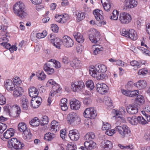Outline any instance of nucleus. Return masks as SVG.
Instances as JSON below:
<instances>
[{
    "instance_id": "obj_2",
    "label": "nucleus",
    "mask_w": 150,
    "mask_h": 150,
    "mask_svg": "<svg viewBox=\"0 0 150 150\" xmlns=\"http://www.w3.org/2000/svg\"><path fill=\"white\" fill-rule=\"evenodd\" d=\"M18 129L20 132L23 133V137L24 139L28 140L31 139L32 135L25 123L22 122L19 123L18 125Z\"/></svg>"
},
{
    "instance_id": "obj_56",
    "label": "nucleus",
    "mask_w": 150,
    "mask_h": 150,
    "mask_svg": "<svg viewBox=\"0 0 150 150\" xmlns=\"http://www.w3.org/2000/svg\"><path fill=\"white\" fill-rule=\"evenodd\" d=\"M32 99L38 102L39 104H41L42 102V99L41 98L37 96H34V97L32 98Z\"/></svg>"
},
{
    "instance_id": "obj_33",
    "label": "nucleus",
    "mask_w": 150,
    "mask_h": 150,
    "mask_svg": "<svg viewBox=\"0 0 150 150\" xmlns=\"http://www.w3.org/2000/svg\"><path fill=\"white\" fill-rule=\"evenodd\" d=\"M129 31L128 38L133 40H136L137 38V35L136 31L132 29L129 30Z\"/></svg>"
},
{
    "instance_id": "obj_3",
    "label": "nucleus",
    "mask_w": 150,
    "mask_h": 150,
    "mask_svg": "<svg viewBox=\"0 0 150 150\" xmlns=\"http://www.w3.org/2000/svg\"><path fill=\"white\" fill-rule=\"evenodd\" d=\"M115 128L122 138L129 136L131 134L129 128L125 125L118 126Z\"/></svg>"
},
{
    "instance_id": "obj_32",
    "label": "nucleus",
    "mask_w": 150,
    "mask_h": 150,
    "mask_svg": "<svg viewBox=\"0 0 150 150\" xmlns=\"http://www.w3.org/2000/svg\"><path fill=\"white\" fill-rule=\"evenodd\" d=\"M67 101V99L66 98H62L61 100L60 105L62 110L63 111H65L68 109Z\"/></svg>"
},
{
    "instance_id": "obj_24",
    "label": "nucleus",
    "mask_w": 150,
    "mask_h": 150,
    "mask_svg": "<svg viewBox=\"0 0 150 150\" xmlns=\"http://www.w3.org/2000/svg\"><path fill=\"white\" fill-rule=\"evenodd\" d=\"M93 68L98 72H104L107 71L106 66L101 64H96Z\"/></svg>"
},
{
    "instance_id": "obj_14",
    "label": "nucleus",
    "mask_w": 150,
    "mask_h": 150,
    "mask_svg": "<svg viewBox=\"0 0 150 150\" xmlns=\"http://www.w3.org/2000/svg\"><path fill=\"white\" fill-rule=\"evenodd\" d=\"M85 147L81 146L80 148L82 150H91L95 149L96 147V144L92 141L85 142L84 143Z\"/></svg>"
},
{
    "instance_id": "obj_38",
    "label": "nucleus",
    "mask_w": 150,
    "mask_h": 150,
    "mask_svg": "<svg viewBox=\"0 0 150 150\" xmlns=\"http://www.w3.org/2000/svg\"><path fill=\"white\" fill-rule=\"evenodd\" d=\"M30 124L33 127H37L40 125L39 120L38 117H35L30 122Z\"/></svg>"
},
{
    "instance_id": "obj_35",
    "label": "nucleus",
    "mask_w": 150,
    "mask_h": 150,
    "mask_svg": "<svg viewBox=\"0 0 150 150\" xmlns=\"http://www.w3.org/2000/svg\"><path fill=\"white\" fill-rule=\"evenodd\" d=\"M55 137V135L53 133L48 132L45 134L44 139L47 141H49Z\"/></svg>"
},
{
    "instance_id": "obj_44",
    "label": "nucleus",
    "mask_w": 150,
    "mask_h": 150,
    "mask_svg": "<svg viewBox=\"0 0 150 150\" xmlns=\"http://www.w3.org/2000/svg\"><path fill=\"white\" fill-rule=\"evenodd\" d=\"M96 46L97 47L95 48V50L93 51V54L94 55L97 54L103 50V48L101 46L98 45Z\"/></svg>"
},
{
    "instance_id": "obj_31",
    "label": "nucleus",
    "mask_w": 150,
    "mask_h": 150,
    "mask_svg": "<svg viewBox=\"0 0 150 150\" xmlns=\"http://www.w3.org/2000/svg\"><path fill=\"white\" fill-rule=\"evenodd\" d=\"M145 102L144 97L141 95L137 96L135 99V103L139 105H142Z\"/></svg>"
},
{
    "instance_id": "obj_63",
    "label": "nucleus",
    "mask_w": 150,
    "mask_h": 150,
    "mask_svg": "<svg viewBox=\"0 0 150 150\" xmlns=\"http://www.w3.org/2000/svg\"><path fill=\"white\" fill-rule=\"evenodd\" d=\"M44 70L48 74H52L54 72V70L52 68H48L46 70L45 69H44Z\"/></svg>"
},
{
    "instance_id": "obj_11",
    "label": "nucleus",
    "mask_w": 150,
    "mask_h": 150,
    "mask_svg": "<svg viewBox=\"0 0 150 150\" xmlns=\"http://www.w3.org/2000/svg\"><path fill=\"white\" fill-rule=\"evenodd\" d=\"M96 88L98 92L102 94H104L108 91V86L103 83H98L96 84Z\"/></svg>"
},
{
    "instance_id": "obj_26",
    "label": "nucleus",
    "mask_w": 150,
    "mask_h": 150,
    "mask_svg": "<svg viewBox=\"0 0 150 150\" xmlns=\"http://www.w3.org/2000/svg\"><path fill=\"white\" fill-rule=\"evenodd\" d=\"M134 86L139 89L141 90L147 86L146 81L144 80H139L134 83Z\"/></svg>"
},
{
    "instance_id": "obj_30",
    "label": "nucleus",
    "mask_w": 150,
    "mask_h": 150,
    "mask_svg": "<svg viewBox=\"0 0 150 150\" xmlns=\"http://www.w3.org/2000/svg\"><path fill=\"white\" fill-rule=\"evenodd\" d=\"M73 35L76 40L79 43H83L84 41V39L81 34L78 32H75Z\"/></svg>"
},
{
    "instance_id": "obj_10",
    "label": "nucleus",
    "mask_w": 150,
    "mask_h": 150,
    "mask_svg": "<svg viewBox=\"0 0 150 150\" xmlns=\"http://www.w3.org/2000/svg\"><path fill=\"white\" fill-rule=\"evenodd\" d=\"M141 113L143 115L142 116H139L138 117V123L140 124L144 125L147 123V120L150 122V115L148 114H146L143 111H142Z\"/></svg>"
},
{
    "instance_id": "obj_47",
    "label": "nucleus",
    "mask_w": 150,
    "mask_h": 150,
    "mask_svg": "<svg viewBox=\"0 0 150 150\" xmlns=\"http://www.w3.org/2000/svg\"><path fill=\"white\" fill-rule=\"evenodd\" d=\"M76 148V146L72 143H70L67 144V150H75Z\"/></svg>"
},
{
    "instance_id": "obj_7",
    "label": "nucleus",
    "mask_w": 150,
    "mask_h": 150,
    "mask_svg": "<svg viewBox=\"0 0 150 150\" xmlns=\"http://www.w3.org/2000/svg\"><path fill=\"white\" fill-rule=\"evenodd\" d=\"M89 35V39L92 43H96L99 39L100 33L95 29L91 30Z\"/></svg>"
},
{
    "instance_id": "obj_54",
    "label": "nucleus",
    "mask_w": 150,
    "mask_h": 150,
    "mask_svg": "<svg viewBox=\"0 0 150 150\" xmlns=\"http://www.w3.org/2000/svg\"><path fill=\"white\" fill-rule=\"evenodd\" d=\"M129 33V31H126L125 29H122L120 31V33L122 35L128 38Z\"/></svg>"
},
{
    "instance_id": "obj_46",
    "label": "nucleus",
    "mask_w": 150,
    "mask_h": 150,
    "mask_svg": "<svg viewBox=\"0 0 150 150\" xmlns=\"http://www.w3.org/2000/svg\"><path fill=\"white\" fill-rule=\"evenodd\" d=\"M111 126L110 124L108 123H106L104 124V122H103V125L102 128L103 130L107 131L109 130L111 128Z\"/></svg>"
},
{
    "instance_id": "obj_62",
    "label": "nucleus",
    "mask_w": 150,
    "mask_h": 150,
    "mask_svg": "<svg viewBox=\"0 0 150 150\" xmlns=\"http://www.w3.org/2000/svg\"><path fill=\"white\" fill-rule=\"evenodd\" d=\"M46 77L45 74H44L43 71H41L39 74L38 76V79L41 80H44Z\"/></svg>"
},
{
    "instance_id": "obj_27",
    "label": "nucleus",
    "mask_w": 150,
    "mask_h": 150,
    "mask_svg": "<svg viewBox=\"0 0 150 150\" xmlns=\"http://www.w3.org/2000/svg\"><path fill=\"white\" fill-rule=\"evenodd\" d=\"M13 91V96L16 97L21 96L23 93V89L20 87H17L16 88L15 87Z\"/></svg>"
},
{
    "instance_id": "obj_13",
    "label": "nucleus",
    "mask_w": 150,
    "mask_h": 150,
    "mask_svg": "<svg viewBox=\"0 0 150 150\" xmlns=\"http://www.w3.org/2000/svg\"><path fill=\"white\" fill-rule=\"evenodd\" d=\"M64 46L67 47H72L74 45V42L72 39L67 35L64 36L62 41L61 40Z\"/></svg>"
},
{
    "instance_id": "obj_50",
    "label": "nucleus",
    "mask_w": 150,
    "mask_h": 150,
    "mask_svg": "<svg viewBox=\"0 0 150 150\" xmlns=\"http://www.w3.org/2000/svg\"><path fill=\"white\" fill-rule=\"evenodd\" d=\"M91 102V100L89 97H85L83 100V103L86 105H88L90 104Z\"/></svg>"
},
{
    "instance_id": "obj_34",
    "label": "nucleus",
    "mask_w": 150,
    "mask_h": 150,
    "mask_svg": "<svg viewBox=\"0 0 150 150\" xmlns=\"http://www.w3.org/2000/svg\"><path fill=\"white\" fill-rule=\"evenodd\" d=\"M71 64L73 68H75L76 69L79 68L81 66V61L77 59H74L72 61V63H71Z\"/></svg>"
},
{
    "instance_id": "obj_37",
    "label": "nucleus",
    "mask_w": 150,
    "mask_h": 150,
    "mask_svg": "<svg viewBox=\"0 0 150 150\" xmlns=\"http://www.w3.org/2000/svg\"><path fill=\"white\" fill-rule=\"evenodd\" d=\"M138 117L136 118L135 116H133L132 117H127V120L133 125H136L138 123Z\"/></svg>"
},
{
    "instance_id": "obj_28",
    "label": "nucleus",
    "mask_w": 150,
    "mask_h": 150,
    "mask_svg": "<svg viewBox=\"0 0 150 150\" xmlns=\"http://www.w3.org/2000/svg\"><path fill=\"white\" fill-rule=\"evenodd\" d=\"M29 94L30 96L32 98L35 96H38L39 93L37 89L34 87H31L28 90Z\"/></svg>"
},
{
    "instance_id": "obj_21",
    "label": "nucleus",
    "mask_w": 150,
    "mask_h": 150,
    "mask_svg": "<svg viewBox=\"0 0 150 150\" xmlns=\"http://www.w3.org/2000/svg\"><path fill=\"white\" fill-rule=\"evenodd\" d=\"M101 146L102 148L110 149L112 146V143L111 142L107 140H104L101 142Z\"/></svg>"
},
{
    "instance_id": "obj_22",
    "label": "nucleus",
    "mask_w": 150,
    "mask_h": 150,
    "mask_svg": "<svg viewBox=\"0 0 150 150\" xmlns=\"http://www.w3.org/2000/svg\"><path fill=\"white\" fill-rule=\"evenodd\" d=\"M5 88L9 91H13L15 88V86L11 80H7L5 83Z\"/></svg>"
},
{
    "instance_id": "obj_18",
    "label": "nucleus",
    "mask_w": 150,
    "mask_h": 150,
    "mask_svg": "<svg viewBox=\"0 0 150 150\" xmlns=\"http://www.w3.org/2000/svg\"><path fill=\"white\" fill-rule=\"evenodd\" d=\"M67 119L68 122L69 124H71L76 120H79L80 118L76 113L71 112L68 115Z\"/></svg>"
},
{
    "instance_id": "obj_45",
    "label": "nucleus",
    "mask_w": 150,
    "mask_h": 150,
    "mask_svg": "<svg viewBox=\"0 0 150 150\" xmlns=\"http://www.w3.org/2000/svg\"><path fill=\"white\" fill-rule=\"evenodd\" d=\"M130 64L132 66H136L139 68L141 66L142 63L141 62H137L136 61L133 60L131 62Z\"/></svg>"
},
{
    "instance_id": "obj_16",
    "label": "nucleus",
    "mask_w": 150,
    "mask_h": 150,
    "mask_svg": "<svg viewBox=\"0 0 150 150\" xmlns=\"http://www.w3.org/2000/svg\"><path fill=\"white\" fill-rule=\"evenodd\" d=\"M70 105L71 109L74 110H79L81 105L80 102L76 99H71L70 101Z\"/></svg>"
},
{
    "instance_id": "obj_55",
    "label": "nucleus",
    "mask_w": 150,
    "mask_h": 150,
    "mask_svg": "<svg viewBox=\"0 0 150 150\" xmlns=\"http://www.w3.org/2000/svg\"><path fill=\"white\" fill-rule=\"evenodd\" d=\"M139 94L138 90L131 91H130L129 97H134Z\"/></svg>"
},
{
    "instance_id": "obj_49",
    "label": "nucleus",
    "mask_w": 150,
    "mask_h": 150,
    "mask_svg": "<svg viewBox=\"0 0 150 150\" xmlns=\"http://www.w3.org/2000/svg\"><path fill=\"white\" fill-rule=\"evenodd\" d=\"M104 100L106 105H108L109 106L112 105V100L110 97L107 96L104 97Z\"/></svg>"
},
{
    "instance_id": "obj_58",
    "label": "nucleus",
    "mask_w": 150,
    "mask_h": 150,
    "mask_svg": "<svg viewBox=\"0 0 150 150\" xmlns=\"http://www.w3.org/2000/svg\"><path fill=\"white\" fill-rule=\"evenodd\" d=\"M148 71L146 69L144 68L139 70L138 72L139 75H142L144 76L147 73Z\"/></svg>"
},
{
    "instance_id": "obj_19",
    "label": "nucleus",
    "mask_w": 150,
    "mask_h": 150,
    "mask_svg": "<svg viewBox=\"0 0 150 150\" xmlns=\"http://www.w3.org/2000/svg\"><path fill=\"white\" fill-rule=\"evenodd\" d=\"M138 2L136 0H125V4L126 9L132 8L136 7Z\"/></svg>"
},
{
    "instance_id": "obj_17",
    "label": "nucleus",
    "mask_w": 150,
    "mask_h": 150,
    "mask_svg": "<svg viewBox=\"0 0 150 150\" xmlns=\"http://www.w3.org/2000/svg\"><path fill=\"white\" fill-rule=\"evenodd\" d=\"M69 136L71 139L74 141H76L79 138V133L77 130L73 129L69 131Z\"/></svg>"
},
{
    "instance_id": "obj_41",
    "label": "nucleus",
    "mask_w": 150,
    "mask_h": 150,
    "mask_svg": "<svg viewBox=\"0 0 150 150\" xmlns=\"http://www.w3.org/2000/svg\"><path fill=\"white\" fill-rule=\"evenodd\" d=\"M137 48L141 51L143 54L150 56V51L149 50L141 47H138Z\"/></svg>"
},
{
    "instance_id": "obj_9",
    "label": "nucleus",
    "mask_w": 150,
    "mask_h": 150,
    "mask_svg": "<svg viewBox=\"0 0 150 150\" xmlns=\"http://www.w3.org/2000/svg\"><path fill=\"white\" fill-rule=\"evenodd\" d=\"M85 117L94 119L97 115L96 110L93 108H86L83 113Z\"/></svg>"
},
{
    "instance_id": "obj_51",
    "label": "nucleus",
    "mask_w": 150,
    "mask_h": 150,
    "mask_svg": "<svg viewBox=\"0 0 150 150\" xmlns=\"http://www.w3.org/2000/svg\"><path fill=\"white\" fill-rule=\"evenodd\" d=\"M77 17V20L78 21H80L85 18V16L83 13H79L76 14Z\"/></svg>"
},
{
    "instance_id": "obj_40",
    "label": "nucleus",
    "mask_w": 150,
    "mask_h": 150,
    "mask_svg": "<svg viewBox=\"0 0 150 150\" xmlns=\"http://www.w3.org/2000/svg\"><path fill=\"white\" fill-rule=\"evenodd\" d=\"M112 15L110 16V18L114 20H117L119 12L116 10H114L112 12Z\"/></svg>"
},
{
    "instance_id": "obj_23",
    "label": "nucleus",
    "mask_w": 150,
    "mask_h": 150,
    "mask_svg": "<svg viewBox=\"0 0 150 150\" xmlns=\"http://www.w3.org/2000/svg\"><path fill=\"white\" fill-rule=\"evenodd\" d=\"M93 13L97 21H100L103 19L102 16V14H103V11L101 10L96 9L93 11Z\"/></svg>"
},
{
    "instance_id": "obj_48",
    "label": "nucleus",
    "mask_w": 150,
    "mask_h": 150,
    "mask_svg": "<svg viewBox=\"0 0 150 150\" xmlns=\"http://www.w3.org/2000/svg\"><path fill=\"white\" fill-rule=\"evenodd\" d=\"M50 61L53 62V66L56 68H59L61 67V65L60 62L53 59H51Z\"/></svg>"
},
{
    "instance_id": "obj_53",
    "label": "nucleus",
    "mask_w": 150,
    "mask_h": 150,
    "mask_svg": "<svg viewBox=\"0 0 150 150\" xmlns=\"http://www.w3.org/2000/svg\"><path fill=\"white\" fill-rule=\"evenodd\" d=\"M6 128L7 126L6 124L0 122V133H3Z\"/></svg>"
},
{
    "instance_id": "obj_12",
    "label": "nucleus",
    "mask_w": 150,
    "mask_h": 150,
    "mask_svg": "<svg viewBox=\"0 0 150 150\" xmlns=\"http://www.w3.org/2000/svg\"><path fill=\"white\" fill-rule=\"evenodd\" d=\"M12 146L16 149H20L23 148L24 145L16 138L11 139L10 141Z\"/></svg>"
},
{
    "instance_id": "obj_5",
    "label": "nucleus",
    "mask_w": 150,
    "mask_h": 150,
    "mask_svg": "<svg viewBox=\"0 0 150 150\" xmlns=\"http://www.w3.org/2000/svg\"><path fill=\"white\" fill-rule=\"evenodd\" d=\"M119 19L122 23L127 24L131 22L132 18L131 15L128 13L122 12L120 14Z\"/></svg>"
},
{
    "instance_id": "obj_64",
    "label": "nucleus",
    "mask_w": 150,
    "mask_h": 150,
    "mask_svg": "<svg viewBox=\"0 0 150 150\" xmlns=\"http://www.w3.org/2000/svg\"><path fill=\"white\" fill-rule=\"evenodd\" d=\"M144 111L146 114H148V113L150 112V105L148 104H146L145 108Z\"/></svg>"
},
{
    "instance_id": "obj_42",
    "label": "nucleus",
    "mask_w": 150,
    "mask_h": 150,
    "mask_svg": "<svg viewBox=\"0 0 150 150\" xmlns=\"http://www.w3.org/2000/svg\"><path fill=\"white\" fill-rule=\"evenodd\" d=\"M41 121H42V122L40 124L42 126L47 124L49 122L48 117L46 115L43 116L42 119H41Z\"/></svg>"
},
{
    "instance_id": "obj_52",
    "label": "nucleus",
    "mask_w": 150,
    "mask_h": 150,
    "mask_svg": "<svg viewBox=\"0 0 150 150\" xmlns=\"http://www.w3.org/2000/svg\"><path fill=\"white\" fill-rule=\"evenodd\" d=\"M31 106L34 108H38L40 104H39L38 103L31 99L30 103Z\"/></svg>"
},
{
    "instance_id": "obj_6",
    "label": "nucleus",
    "mask_w": 150,
    "mask_h": 150,
    "mask_svg": "<svg viewBox=\"0 0 150 150\" xmlns=\"http://www.w3.org/2000/svg\"><path fill=\"white\" fill-rule=\"evenodd\" d=\"M89 71L91 76L93 77H96L98 80H103L106 79L107 77V75L106 74H99L100 72H96V71L93 68H90Z\"/></svg>"
},
{
    "instance_id": "obj_57",
    "label": "nucleus",
    "mask_w": 150,
    "mask_h": 150,
    "mask_svg": "<svg viewBox=\"0 0 150 150\" xmlns=\"http://www.w3.org/2000/svg\"><path fill=\"white\" fill-rule=\"evenodd\" d=\"M6 103V99L4 96L1 94H0V105H3Z\"/></svg>"
},
{
    "instance_id": "obj_43",
    "label": "nucleus",
    "mask_w": 150,
    "mask_h": 150,
    "mask_svg": "<svg viewBox=\"0 0 150 150\" xmlns=\"http://www.w3.org/2000/svg\"><path fill=\"white\" fill-rule=\"evenodd\" d=\"M52 66L53 65V62L49 60L46 63H45L44 66V69L46 70L48 68H52Z\"/></svg>"
},
{
    "instance_id": "obj_1",
    "label": "nucleus",
    "mask_w": 150,
    "mask_h": 150,
    "mask_svg": "<svg viewBox=\"0 0 150 150\" xmlns=\"http://www.w3.org/2000/svg\"><path fill=\"white\" fill-rule=\"evenodd\" d=\"M25 6L24 4L20 1L16 3L13 6V10L16 15L20 18H24L27 15L25 10Z\"/></svg>"
},
{
    "instance_id": "obj_60",
    "label": "nucleus",
    "mask_w": 150,
    "mask_h": 150,
    "mask_svg": "<svg viewBox=\"0 0 150 150\" xmlns=\"http://www.w3.org/2000/svg\"><path fill=\"white\" fill-rule=\"evenodd\" d=\"M66 130L65 129H62L60 131V136L63 140L65 139L66 135Z\"/></svg>"
},
{
    "instance_id": "obj_39",
    "label": "nucleus",
    "mask_w": 150,
    "mask_h": 150,
    "mask_svg": "<svg viewBox=\"0 0 150 150\" xmlns=\"http://www.w3.org/2000/svg\"><path fill=\"white\" fill-rule=\"evenodd\" d=\"M86 86L91 90L93 89L95 87L93 82L91 80L87 81L86 82Z\"/></svg>"
},
{
    "instance_id": "obj_59",
    "label": "nucleus",
    "mask_w": 150,
    "mask_h": 150,
    "mask_svg": "<svg viewBox=\"0 0 150 150\" xmlns=\"http://www.w3.org/2000/svg\"><path fill=\"white\" fill-rule=\"evenodd\" d=\"M64 16V15L56 14L55 16V20L56 21L59 23H61L62 19V17Z\"/></svg>"
},
{
    "instance_id": "obj_29",
    "label": "nucleus",
    "mask_w": 150,
    "mask_h": 150,
    "mask_svg": "<svg viewBox=\"0 0 150 150\" xmlns=\"http://www.w3.org/2000/svg\"><path fill=\"white\" fill-rule=\"evenodd\" d=\"M14 130L12 128H10L7 129L4 134V137L6 139H8L13 136Z\"/></svg>"
},
{
    "instance_id": "obj_36",
    "label": "nucleus",
    "mask_w": 150,
    "mask_h": 150,
    "mask_svg": "<svg viewBox=\"0 0 150 150\" xmlns=\"http://www.w3.org/2000/svg\"><path fill=\"white\" fill-rule=\"evenodd\" d=\"M95 137L94 134L93 132H88L85 136V139L88 141H92Z\"/></svg>"
},
{
    "instance_id": "obj_8",
    "label": "nucleus",
    "mask_w": 150,
    "mask_h": 150,
    "mask_svg": "<svg viewBox=\"0 0 150 150\" xmlns=\"http://www.w3.org/2000/svg\"><path fill=\"white\" fill-rule=\"evenodd\" d=\"M49 40L50 42L52 43L53 45L58 49H60L62 42L60 39L55 36L54 35L50 34L48 36Z\"/></svg>"
},
{
    "instance_id": "obj_25",
    "label": "nucleus",
    "mask_w": 150,
    "mask_h": 150,
    "mask_svg": "<svg viewBox=\"0 0 150 150\" xmlns=\"http://www.w3.org/2000/svg\"><path fill=\"white\" fill-rule=\"evenodd\" d=\"M127 111L128 113L130 115L136 114L138 112V109L136 107L132 105H129L126 108Z\"/></svg>"
},
{
    "instance_id": "obj_20",
    "label": "nucleus",
    "mask_w": 150,
    "mask_h": 150,
    "mask_svg": "<svg viewBox=\"0 0 150 150\" xmlns=\"http://www.w3.org/2000/svg\"><path fill=\"white\" fill-rule=\"evenodd\" d=\"M13 107L15 108L13 112H11L10 114H8L10 116L14 117H17L21 112L20 107L17 105H14Z\"/></svg>"
},
{
    "instance_id": "obj_15",
    "label": "nucleus",
    "mask_w": 150,
    "mask_h": 150,
    "mask_svg": "<svg viewBox=\"0 0 150 150\" xmlns=\"http://www.w3.org/2000/svg\"><path fill=\"white\" fill-rule=\"evenodd\" d=\"M84 86V83L82 81H80L72 84L71 88L74 91L78 92L82 89Z\"/></svg>"
},
{
    "instance_id": "obj_4",
    "label": "nucleus",
    "mask_w": 150,
    "mask_h": 150,
    "mask_svg": "<svg viewBox=\"0 0 150 150\" xmlns=\"http://www.w3.org/2000/svg\"><path fill=\"white\" fill-rule=\"evenodd\" d=\"M47 85L48 86H52V89L50 93L51 96H53L57 93H59L62 89L59 85L52 79L49 80L48 81Z\"/></svg>"
},
{
    "instance_id": "obj_61",
    "label": "nucleus",
    "mask_w": 150,
    "mask_h": 150,
    "mask_svg": "<svg viewBox=\"0 0 150 150\" xmlns=\"http://www.w3.org/2000/svg\"><path fill=\"white\" fill-rule=\"evenodd\" d=\"M51 30L54 32L57 33L58 31L59 28L57 25L56 24H52V26L51 27Z\"/></svg>"
}]
</instances>
